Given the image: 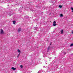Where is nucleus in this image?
I'll return each instance as SVG.
<instances>
[{
	"label": "nucleus",
	"mask_w": 73,
	"mask_h": 73,
	"mask_svg": "<svg viewBox=\"0 0 73 73\" xmlns=\"http://www.w3.org/2000/svg\"><path fill=\"white\" fill-rule=\"evenodd\" d=\"M50 49V46H48L47 48V52H49Z\"/></svg>",
	"instance_id": "nucleus-1"
},
{
	"label": "nucleus",
	"mask_w": 73,
	"mask_h": 73,
	"mask_svg": "<svg viewBox=\"0 0 73 73\" xmlns=\"http://www.w3.org/2000/svg\"><path fill=\"white\" fill-rule=\"evenodd\" d=\"M0 34H3L4 33V31H3V30L1 29L0 31Z\"/></svg>",
	"instance_id": "nucleus-2"
},
{
	"label": "nucleus",
	"mask_w": 73,
	"mask_h": 73,
	"mask_svg": "<svg viewBox=\"0 0 73 73\" xmlns=\"http://www.w3.org/2000/svg\"><path fill=\"white\" fill-rule=\"evenodd\" d=\"M13 23L14 24H16V21H13Z\"/></svg>",
	"instance_id": "nucleus-3"
},
{
	"label": "nucleus",
	"mask_w": 73,
	"mask_h": 73,
	"mask_svg": "<svg viewBox=\"0 0 73 73\" xmlns=\"http://www.w3.org/2000/svg\"><path fill=\"white\" fill-rule=\"evenodd\" d=\"M64 33V31L63 30H62L61 31V34H62Z\"/></svg>",
	"instance_id": "nucleus-4"
},
{
	"label": "nucleus",
	"mask_w": 73,
	"mask_h": 73,
	"mask_svg": "<svg viewBox=\"0 0 73 73\" xmlns=\"http://www.w3.org/2000/svg\"><path fill=\"white\" fill-rule=\"evenodd\" d=\"M11 69H13V70H16V68H14L13 67H12L11 68Z\"/></svg>",
	"instance_id": "nucleus-5"
},
{
	"label": "nucleus",
	"mask_w": 73,
	"mask_h": 73,
	"mask_svg": "<svg viewBox=\"0 0 73 73\" xmlns=\"http://www.w3.org/2000/svg\"><path fill=\"white\" fill-rule=\"evenodd\" d=\"M18 31L19 32H20V31H21V29H20V28H19Z\"/></svg>",
	"instance_id": "nucleus-6"
},
{
	"label": "nucleus",
	"mask_w": 73,
	"mask_h": 73,
	"mask_svg": "<svg viewBox=\"0 0 73 73\" xmlns=\"http://www.w3.org/2000/svg\"><path fill=\"white\" fill-rule=\"evenodd\" d=\"M56 25H57V24L56 23H54L53 24V26H54V27H55Z\"/></svg>",
	"instance_id": "nucleus-7"
},
{
	"label": "nucleus",
	"mask_w": 73,
	"mask_h": 73,
	"mask_svg": "<svg viewBox=\"0 0 73 73\" xmlns=\"http://www.w3.org/2000/svg\"><path fill=\"white\" fill-rule=\"evenodd\" d=\"M18 52L19 53H20V52H21V51H20V50H19V49L18 50Z\"/></svg>",
	"instance_id": "nucleus-8"
},
{
	"label": "nucleus",
	"mask_w": 73,
	"mask_h": 73,
	"mask_svg": "<svg viewBox=\"0 0 73 73\" xmlns=\"http://www.w3.org/2000/svg\"><path fill=\"white\" fill-rule=\"evenodd\" d=\"M20 67H21V69H22V68H23V65H21Z\"/></svg>",
	"instance_id": "nucleus-9"
},
{
	"label": "nucleus",
	"mask_w": 73,
	"mask_h": 73,
	"mask_svg": "<svg viewBox=\"0 0 73 73\" xmlns=\"http://www.w3.org/2000/svg\"><path fill=\"white\" fill-rule=\"evenodd\" d=\"M59 8H62V6L61 5H59Z\"/></svg>",
	"instance_id": "nucleus-10"
},
{
	"label": "nucleus",
	"mask_w": 73,
	"mask_h": 73,
	"mask_svg": "<svg viewBox=\"0 0 73 73\" xmlns=\"http://www.w3.org/2000/svg\"><path fill=\"white\" fill-rule=\"evenodd\" d=\"M73 46V43L71 44L70 45V46Z\"/></svg>",
	"instance_id": "nucleus-11"
},
{
	"label": "nucleus",
	"mask_w": 73,
	"mask_h": 73,
	"mask_svg": "<svg viewBox=\"0 0 73 73\" xmlns=\"http://www.w3.org/2000/svg\"><path fill=\"white\" fill-rule=\"evenodd\" d=\"M63 16V15L62 14H60V17H62Z\"/></svg>",
	"instance_id": "nucleus-12"
},
{
	"label": "nucleus",
	"mask_w": 73,
	"mask_h": 73,
	"mask_svg": "<svg viewBox=\"0 0 73 73\" xmlns=\"http://www.w3.org/2000/svg\"><path fill=\"white\" fill-rule=\"evenodd\" d=\"M56 21H54L53 23V24H56Z\"/></svg>",
	"instance_id": "nucleus-13"
},
{
	"label": "nucleus",
	"mask_w": 73,
	"mask_h": 73,
	"mask_svg": "<svg viewBox=\"0 0 73 73\" xmlns=\"http://www.w3.org/2000/svg\"><path fill=\"white\" fill-rule=\"evenodd\" d=\"M71 9H72V12H73V7H71Z\"/></svg>",
	"instance_id": "nucleus-14"
},
{
	"label": "nucleus",
	"mask_w": 73,
	"mask_h": 73,
	"mask_svg": "<svg viewBox=\"0 0 73 73\" xmlns=\"http://www.w3.org/2000/svg\"><path fill=\"white\" fill-rule=\"evenodd\" d=\"M52 42H50V45H51V44H52Z\"/></svg>",
	"instance_id": "nucleus-15"
},
{
	"label": "nucleus",
	"mask_w": 73,
	"mask_h": 73,
	"mask_svg": "<svg viewBox=\"0 0 73 73\" xmlns=\"http://www.w3.org/2000/svg\"><path fill=\"white\" fill-rule=\"evenodd\" d=\"M72 34H73V31H72Z\"/></svg>",
	"instance_id": "nucleus-16"
},
{
	"label": "nucleus",
	"mask_w": 73,
	"mask_h": 73,
	"mask_svg": "<svg viewBox=\"0 0 73 73\" xmlns=\"http://www.w3.org/2000/svg\"><path fill=\"white\" fill-rule=\"evenodd\" d=\"M19 55H18V56H17V57H19Z\"/></svg>",
	"instance_id": "nucleus-17"
},
{
	"label": "nucleus",
	"mask_w": 73,
	"mask_h": 73,
	"mask_svg": "<svg viewBox=\"0 0 73 73\" xmlns=\"http://www.w3.org/2000/svg\"><path fill=\"white\" fill-rule=\"evenodd\" d=\"M20 54H18V55L19 56H20Z\"/></svg>",
	"instance_id": "nucleus-18"
},
{
	"label": "nucleus",
	"mask_w": 73,
	"mask_h": 73,
	"mask_svg": "<svg viewBox=\"0 0 73 73\" xmlns=\"http://www.w3.org/2000/svg\"><path fill=\"white\" fill-rule=\"evenodd\" d=\"M49 15H50V14Z\"/></svg>",
	"instance_id": "nucleus-19"
}]
</instances>
